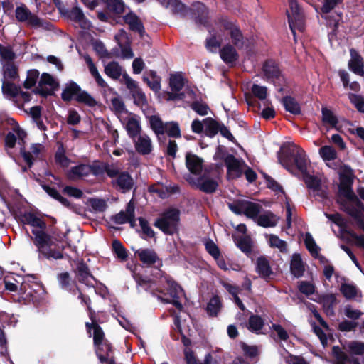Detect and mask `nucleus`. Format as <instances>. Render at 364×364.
Wrapping results in <instances>:
<instances>
[{
	"instance_id": "f257e3e1",
	"label": "nucleus",
	"mask_w": 364,
	"mask_h": 364,
	"mask_svg": "<svg viewBox=\"0 0 364 364\" xmlns=\"http://www.w3.org/2000/svg\"><path fill=\"white\" fill-rule=\"evenodd\" d=\"M278 159L290 173L295 174L296 168L303 174L305 183L312 196L320 200L327 198L326 187L321 184L317 177L306 173L308 160L302 149L296 144H291L284 153L279 154Z\"/></svg>"
},
{
	"instance_id": "f03ea898",
	"label": "nucleus",
	"mask_w": 364,
	"mask_h": 364,
	"mask_svg": "<svg viewBox=\"0 0 364 364\" xmlns=\"http://www.w3.org/2000/svg\"><path fill=\"white\" fill-rule=\"evenodd\" d=\"M21 220L23 224L32 227L33 242L37 247L40 258L44 257L48 259L63 258V254L60 251L53 249L55 241L53 237L46 233L47 225L41 218L35 213L26 212L22 215Z\"/></svg>"
},
{
	"instance_id": "7ed1b4c3",
	"label": "nucleus",
	"mask_w": 364,
	"mask_h": 364,
	"mask_svg": "<svg viewBox=\"0 0 364 364\" xmlns=\"http://www.w3.org/2000/svg\"><path fill=\"white\" fill-rule=\"evenodd\" d=\"M138 291L145 290L155 296L157 293L163 294L164 296L168 294L170 298L157 295V299L164 303H171L178 309H183L182 304L179 299L183 296L181 287L167 274H162L159 280V284L156 282L147 279H137Z\"/></svg>"
},
{
	"instance_id": "20e7f679",
	"label": "nucleus",
	"mask_w": 364,
	"mask_h": 364,
	"mask_svg": "<svg viewBox=\"0 0 364 364\" xmlns=\"http://www.w3.org/2000/svg\"><path fill=\"white\" fill-rule=\"evenodd\" d=\"M339 194L343 196L346 201L338 200L341 208L348 214L353 217L358 225L364 231V209L363 204L359 201L353 193L351 187L348 184H341L339 186Z\"/></svg>"
},
{
	"instance_id": "39448f33",
	"label": "nucleus",
	"mask_w": 364,
	"mask_h": 364,
	"mask_svg": "<svg viewBox=\"0 0 364 364\" xmlns=\"http://www.w3.org/2000/svg\"><path fill=\"white\" fill-rule=\"evenodd\" d=\"M86 327L89 332L92 328L94 330L93 340L95 346V352L100 361L103 363L107 360L108 355H112L111 346L107 341H105L104 333L99 325L86 323Z\"/></svg>"
},
{
	"instance_id": "423d86ee",
	"label": "nucleus",
	"mask_w": 364,
	"mask_h": 364,
	"mask_svg": "<svg viewBox=\"0 0 364 364\" xmlns=\"http://www.w3.org/2000/svg\"><path fill=\"white\" fill-rule=\"evenodd\" d=\"M287 1L289 9L287 10V16L289 28L295 38L296 31L303 32L305 28V16L296 0Z\"/></svg>"
},
{
	"instance_id": "0eeeda50",
	"label": "nucleus",
	"mask_w": 364,
	"mask_h": 364,
	"mask_svg": "<svg viewBox=\"0 0 364 364\" xmlns=\"http://www.w3.org/2000/svg\"><path fill=\"white\" fill-rule=\"evenodd\" d=\"M179 220V211L176 208H169L158 218L154 225L166 234L171 235L176 229Z\"/></svg>"
},
{
	"instance_id": "6e6552de",
	"label": "nucleus",
	"mask_w": 364,
	"mask_h": 364,
	"mask_svg": "<svg viewBox=\"0 0 364 364\" xmlns=\"http://www.w3.org/2000/svg\"><path fill=\"white\" fill-rule=\"evenodd\" d=\"M229 208L235 214H244L247 218L257 221L262 210V205L247 200H237L228 204Z\"/></svg>"
},
{
	"instance_id": "1a4fd4ad",
	"label": "nucleus",
	"mask_w": 364,
	"mask_h": 364,
	"mask_svg": "<svg viewBox=\"0 0 364 364\" xmlns=\"http://www.w3.org/2000/svg\"><path fill=\"white\" fill-rule=\"evenodd\" d=\"M220 31L225 36H230V41L235 48L242 49L248 46V40L245 38L238 26L230 21H223L220 24Z\"/></svg>"
},
{
	"instance_id": "9d476101",
	"label": "nucleus",
	"mask_w": 364,
	"mask_h": 364,
	"mask_svg": "<svg viewBox=\"0 0 364 364\" xmlns=\"http://www.w3.org/2000/svg\"><path fill=\"white\" fill-rule=\"evenodd\" d=\"M169 85L171 92L168 93V100H186V94L193 95V91L189 89H186L183 92H180L184 85V79L179 73L171 75Z\"/></svg>"
},
{
	"instance_id": "9b49d317",
	"label": "nucleus",
	"mask_w": 364,
	"mask_h": 364,
	"mask_svg": "<svg viewBox=\"0 0 364 364\" xmlns=\"http://www.w3.org/2000/svg\"><path fill=\"white\" fill-rule=\"evenodd\" d=\"M224 161L227 167V177L228 179H235L240 177L247 167L242 159H237L232 154L227 155Z\"/></svg>"
},
{
	"instance_id": "f8f14e48",
	"label": "nucleus",
	"mask_w": 364,
	"mask_h": 364,
	"mask_svg": "<svg viewBox=\"0 0 364 364\" xmlns=\"http://www.w3.org/2000/svg\"><path fill=\"white\" fill-rule=\"evenodd\" d=\"M15 16L19 22L26 23L27 26L38 28L43 26L41 19L24 4L17 6L15 10Z\"/></svg>"
},
{
	"instance_id": "ddd939ff",
	"label": "nucleus",
	"mask_w": 364,
	"mask_h": 364,
	"mask_svg": "<svg viewBox=\"0 0 364 364\" xmlns=\"http://www.w3.org/2000/svg\"><path fill=\"white\" fill-rule=\"evenodd\" d=\"M119 120L130 138L134 139L140 134L141 131V121L140 117L136 114L129 112L125 116H122Z\"/></svg>"
},
{
	"instance_id": "4468645a",
	"label": "nucleus",
	"mask_w": 364,
	"mask_h": 364,
	"mask_svg": "<svg viewBox=\"0 0 364 364\" xmlns=\"http://www.w3.org/2000/svg\"><path fill=\"white\" fill-rule=\"evenodd\" d=\"M264 77L274 84H280L283 80V75L278 65L273 60H266L262 68Z\"/></svg>"
},
{
	"instance_id": "2eb2a0df",
	"label": "nucleus",
	"mask_w": 364,
	"mask_h": 364,
	"mask_svg": "<svg viewBox=\"0 0 364 364\" xmlns=\"http://www.w3.org/2000/svg\"><path fill=\"white\" fill-rule=\"evenodd\" d=\"M56 80L50 74L44 73L42 74L38 85L36 89V93L41 95H51L53 90L58 87Z\"/></svg>"
},
{
	"instance_id": "dca6fc26",
	"label": "nucleus",
	"mask_w": 364,
	"mask_h": 364,
	"mask_svg": "<svg viewBox=\"0 0 364 364\" xmlns=\"http://www.w3.org/2000/svg\"><path fill=\"white\" fill-rule=\"evenodd\" d=\"M112 183L117 190L127 193L134 187L135 182L129 173L124 171L121 172L115 179H113Z\"/></svg>"
},
{
	"instance_id": "f3484780",
	"label": "nucleus",
	"mask_w": 364,
	"mask_h": 364,
	"mask_svg": "<svg viewBox=\"0 0 364 364\" xmlns=\"http://www.w3.org/2000/svg\"><path fill=\"white\" fill-rule=\"evenodd\" d=\"M350 59L348 61V69L353 73L363 76L364 75V61L362 56L354 49H350Z\"/></svg>"
},
{
	"instance_id": "a211bd4d",
	"label": "nucleus",
	"mask_w": 364,
	"mask_h": 364,
	"mask_svg": "<svg viewBox=\"0 0 364 364\" xmlns=\"http://www.w3.org/2000/svg\"><path fill=\"white\" fill-rule=\"evenodd\" d=\"M134 205L132 200H130L127 205L125 211H121L114 217V221L117 224H124L126 223H129L132 227H134L135 225V218H134Z\"/></svg>"
},
{
	"instance_id": "6ab92c4d",
	"label": "nucleus",
	"mask_w": 364,
	"mask_h": 364,
	"mask_svg": "<svg viewBox=\"0 0 364 364\" xmlns=\"http://www.w3.org/2000/svg\"><path fill=\"white\" fill-rule=\"evenodd\" d=\"M332 355V364H364V358L362 362L358 358L350 359L346 353L338 346L333 347Z\"/></svg>"
},
{
	"instance_id": "aec40b11",
	"label": "nucleus",
	"mask_w": 364,
	"mask_h": 364,
	"mask_svg": "<svg viewBox=\"0 0 364 364\" xmlns=\"http://www.w3.org/2000/svg\"><path fill=\"white\" fill-rule=\"evenodd\" d=\"M134 139V147L138 153L147 155L151 152L153 149L152 141L147 134H140Z\"/></svg>"
},
{
	"instance_id": "412c9836",
	"label": "nucleus",
	"mask_w": 364,
	"mask_h": 364,
	"mask_svg": "<svg viewBox=\"0 0 364 364\" xmlns=\"http://www.w3.org/2000/svg\"><path fill=\"white\" fill-rule=\"evenodd\" d=\"M255 271L259 276L265 279L269 280L274 274L273 270L270 267L269 261L264 256H261L256 259Z\"/></svg>"
},
{
	"instance_id": "4be33fe9",
	"label": "nucleus",
	"mask_w": 364,
	"mask_h": 364,
	"mask_svg": "<svg viewBox=\"0 0 364 364\" xmlns=\"http://www.w3.org/2000/svg\"><path fill=\"white\" fill-rule=\"evenodd\" d=\"M90 164H80L66 171V176L72 181L82 179L90 176Z\"/></svg>"
},
{
	"instance_id": "5701e85b",
	"label": "nucleus",
	"mask_w": 364,
	"mask_h": 364,
	"mask_svg": "<svg viewBox=\"0 0 364 364\" xmlns=\"http://www.w3.org/2000/svg\"><path fill=\"white\" fill-rule=\"evenodd\" d=\"M164 7L169 9L174 14L185 16L189 9L180 0H157Z\"/></svg>"
},
{
	"instance_id": "b1692460",
	"label": "nucleus",
	"mask_w": 364,
	"mask_h": 364,
	"mask_svg": "<svg viewBox=\"0 0 364 364\" xmlns=\"http://www.w3.org/2000/svg\"><path fill=\"white\" fill-rule=\"evenodd\" d=\"M43 149L44 146L38 143L32 144L29 151H27L25 149L21 150V154L28 167L32 166L34 159L38 158Z\"/></svg>"
},
{
	"instance_id": "393cba45",
	"label": "nucleus",
	"mask_w": 364,
	"mask_h": 364,
	"mask_svg": "<svg viewBox=\"0 0 364 364\" xmlns=\"http://www.w3.org/2000/svg\"><path fill=\"white\" fill-rule=\"evenodd\" d=\"M80 87L73 81H70L65 84L63 90L61 97L64 101L77 100V96L81 92Z\"/></svg>"
},
{
	"instance_id": "a878e982",
	"label": "nucleus",
	"mask_w": 364,
	"mask_h": 364,
	"mask_svg": "<svg viewBox=\"0 0 364 364\" xmlns=\"http://www.w3.org/2000/svg\"><path fill=\"white\" fill-rule=\"evenodd\" d=\"M76 275L80 282L88 287H94L95 279L89 272V269L85 264L80 263L77 264Z\"/></svg>"
},
{
	"instance_id": "bb28decb",
	"label": "nucleus",
	"mask_w": 364,
	"mask_h": 364,
	"mask_svg": "<svg viewBox=\"0 0 364 364\" xmlns=\"http://www.w3.org/2000/svg\"><path fill=\"white\" fill-rule=\"evenodd\" d=\"M186 164L189 171L193 174L199 175L203 170V160L195 154H186Z\"/></svg>"
},
{
	"instance_id": "cd10ccee",
	"label": "nucleus",
	"mask_w": 364,
	"mask_h": 364,
	"mask_svg": "<svg viewBox=\"0 0 364 364\" xmlns=\"http://www.w3.org/2000/svg\"><path fill=\"white\" fill-rule=\"evenodd\" d=\"M279 219V217L268 210L259 214L256 223L264 228L274 227L278 223Z\"/></svg>"
},
{
	"instance_id": "c85d7f7f",
	"label": "nucleus",
	"mask_w": 364,
	"mask_h": 364,
	"mask_svg": "<svg viewBox=\"0 0 364 364\" xmlns=\"http://www.w3.org/2000/svg\"><path fill=\"white\" fill-rule=\"evenodd\" d=\"M124 20L129 28L138 32L141 36L144 33V27L139 17L133 12H129L124 16Z\"/></svg>"
},
{
	"instance_id": "c756f323",
	"label": "nucleus",
	"mask_w": 364,
	"mask_h": 364,
	"mask_svg": "<svg viewBox=\"0 0 364 364\" xmlns=\"http://www.w3.org/2000/svg\"><path fill=\"white\" fill-rule=\"evenodd\" d=\"M222 60L226 63L233 65L238 59V54L234 47L228 44L220 50Z\"/></svg>"
},
{
	"instance_id": "7c9ffc66",
	"label": "nucleus",
	"mask_w": 364,
	"mask_h": 364,
	"mask_svg": "<svg viewBox=\"0 0 364 364\" xmlns=\"http://www.w3.org/2000/svg\"><path fill=\"white\" fill-rule=\"evenodd\" d=\"M343 349L352 355L350 359L355 358L353 355H363L364 354V342L351 341L343 345Z\"/></svg>"
},
{
	"instance_id": "2f4dec72",
	"label": "nucleus",
	"mask_w": 364,
	"mask_h": 364,
	"mask_svg": "<svg viewBox=\"0 0 364 364\" xmlns=\"http://www.w3.org/2000/svg\"><path fill=\"white\" fill-rule=\"evenodd\" d=\"M197 185L201 191L205 193H213L218 187L217 181L205 175L198 178Z\"/></svg>"
},
{
	"instance_id": "473e14b6",
	"label": "nucleus",
	"mask_w": 364,
	"mask_h": 364,
	"mask_svg": "<svg viewBox=\"0 0 364 364\" xmlns=\"http://www.w3.org/2000/svg\"><path fill=\"white\" fill-rule=\"evenodd\" d=\"M105 73L110 78L118 80L125 72L117 62L112 61L105 66Z\"/></svg>"
},
{
	"instance_id": "72a5a7b5",
	"label": "nucleus",
	"mask_w": 364,
	"mask_h": 364,
	"mask_svg": "<svg viewBox=\"0 0 364 364\" xmlns=\"http://www.w3.org/2000/svg\"><path fill=\"white\" fill-rule=\"evenodd\" d=\"M290 269L291 274L295 277H301L303 275L304 272V265L299 255L294 254L292 255Z\"/></svg>"
},
{
	"instance_id": "f704fd0d",
	"label": "nucleus",
	"mask_w": 364,
	"mask_h": 364,
	"mask_svg": "<svg viewBox=\"0 0 364 364\" xmlns=\"http://www.w3.org/2000/svg\"><path fill=\"white\" fill-rule=\"evenodd\" d=\"M136 254L139 257L140 260L146 265L151 266L155 264L159 258L156 252L152 250L144 249L139 250Z\"/></svg>"
},
{
	"instance_id": "c9c22d12",
	"label": "nucleus",
	"mask_w": 364,
	"mask_h": 364,
	"mask_svg": "<svg viewBox=\"0 0 364 364\" xmlns=\"http://www.w3.org/2000/svg\"><path fill=\"white\" fill-rule=\"evenodd\" d=\"M192 10L197 15L196 21L202 25H205L208 19V11L205 6L200 2H196L192 5Z\"/></svg>"
},
{
	"instance_id": "e433bc0d",
	"label": "nucleus",
	"mask_w": 364,
	"mask_h": 364,
	"mask_svg": "<svg viewBox=\"0 0 364 364\" xmlns=\"http://www.w3.org/2000/svg\"><path fill=\"white\" fill-rule=\"evenodd\" d=\"M336 299L333 294L323 295L320 297L319 302L322 304L326 314L328 316H333V306L336 304Z\"/></svg>"
},
{
	"instance_id": "4c0bfd02",
	"label": "nucleus",
	"mask_w": 364,
	"mask_h": 364,
	"mask_svg": "<svg viewBox=\"0 0 364 364\" xmlns=\"http://www.w3.org/2000/svg\"><path fill=\"white\" fill-rule=\"evenodd\" d=\"M55 162L63 168H67L71 163L70 159L66 156V151L63 144H59L55 154Z\"/></svg>"
},
{
	"instance_id": "58836bf2",
	"label": "nucleus",
	"mask_w": 364,
	"mask_h": 364,
	"mask_svg": "<svg viewBox=\"0 0 364 364\" xmlns=\"http://www.w3.org/2000/svg\"><path fill=\"white\" fill-rule=\"evenodd\" d=\"M149 123L151 129L157 135L159 140H161V136H163L165 133L166 123H164L161 119L156 115L150 117Z\"/></svg>"
},
{
	"instance_id": "ea45409f",
	"label": "nucleus",
	"mask_w": 364,
	"mask_h": 364,
	"mask_svg": "<svg viewBox=\"0 0 364 364\" xmlns=\"http://www.w3.org/2000/svg\"><path fill=\"white\" fill-rule=\"evenodd\" d=\"M319 155L321 159L329 166V163L334 161L337 158V152L336 149L330 145L323 146L319 149Z\"/></svg>"
},
{
	"instance_id": "a19ab883",
	"label": "nucleus",
	"mask_w": 364,
	"mask_h": 364,
	"mask_svg": "<svg viewBox=\"0 0 364 364\" xmlns=\"http://www.w3.org/2000/svg\"><path fill=\"white\" fill-rule=\"evenodd\" d=\"M18 77L17 68L13 62L4 63L3 65V79L2 82H9L14 80Z\"/></svg>"
},
{
	"instance_id": "79ce46f5",
	"label": "nucleus",
	"mask_w": 364,
	"mask_h": 364,
	"mask_svg": "<svg viewBox=\"0 0 364 364\" xmlns=\"http://www.w3.org/2000/svg\"><path fill=\"white\" fill-rule=\"evenodd\" d=\"M58 282L62 289L75 294L78 289L76 287L75 283L71 282L68 273L63 272L58 276Z\"/></svg>"
},
{
	"instance_id": "37998d69",
	"label": "nucleus",
	"mask_w": 364,
	"mask_h": 364,
	"mask_svg": "<svg viewBox=\"0 0 364 364\" xmlns=\"http://www.w3.org/2000/svg\"><path fill=\"white\" fill-rule=\"evenodd\" d=\"M2 92L6 97L15 101L20 92V87H17L14 83L10 82V81H3Z\"/></svg>"
},
{
	"instance_id": "c03bdc74",
	"label": "nucleus",
	"mask_w": 364,
	"mask_h": 364,
	"mask_svg": "<svg viewBox=\"0 0 364 364\" xmlns=\"http://www.w3.org/2000/svg\"><path fill=\"white\" fill-rule=\"evenodd\" d=\"M85 61L88 65V68L90 70V74L92 76L95 78L96 82L99 86L101 87H107V84L104 80V79L102 77L100 74L99 73L96 66L95 65L94 63L92 62L90 57L87 56L85 58Z\"/></svg>"
},
{
	"instance_id": "a18cd8bd",
	"label": "nucleus",
	"mask_w": 364,
	"mask_h": 364,
	"mask_svg": "<svg viewBox=\"0 0 364 364\" xmlns=\"http://www.w3.org/2000/svg\"><path fill=\"white\" fill-rule=\"evenodd\" d=\"M264 320L258 315H251L248 321V329L257 334L262 333L264 326Z\"/></svg>"
},
{
	"instance_id": "49530a36",
	"label": "nucleus",
	"mask_w": 364,
	"mask_h": 364,
	"mask_svg": "<svg viewBox=\"0 0 364 364\" xmlns=\"http://www.w3.org/2000/svg\"><path fill=\"white\" fill-rule=\"evenodd\" d=\"M236 245L245 253L251 252V239L250 237L242 235L233 236Z\"/></svg>"
},
{
	"instance_id": "de8ad7c7",
	"label": "nucleus",
	"mask_w": 364,
	"mask_h": 364,
	"mask_svg": "<svg viewBox=\"0 0 364 364\" xmlns=\"http://www.w3.org/2000/svg\"><path fill=\"white\" fill-rule=\"evenodd\" d=\"M205 123V133L210 137L214 136L218 132L220 124L210 117H207L204 119Z\"/></svg>"
},
{
	"instance_id": "09e8293b",
	"label": "nucleus",
	"mask_w": 364,
	"mask_h": 364,
	"mask_svg": "<svg viewBox=\"0 0 364 364\" xmlns=\"http://www.w3.org/2000/svg\"><path fill=\"white\" fill-rule=\"evenodd\" d=\"M111 104L119 119L129 113L125 108L123 101L119 96L112 97L111 99Z\"/></svg>"
},
{
	"instance_id": "8fccbe9b",
	"label": "nucleus",
	"mask_w": 364,
	"mask_h": 364,
	"mask_svg": "<svg viewBox=\"0 0 364 364\" xmlns=\"http://www.w3.org/2000/svg\"><path fill=\"white\" fill-rule=\"evenodd\" d=\"M283 105L285 109L294 114H299L301 112L299 104L291 97H285L283 98Z\"/></svg>"
},
{
	"instance_id": "3c124183",
	"label": "nucleus",
	"mask_w": 364,
	"mask_h": 364,
	"mask_svg": "<svg viewBox=\"0 0 364 364\" xmlns=\"http://www.w3.org/2000/svg\"><path fill=\"white\" fill-rule=\"evenodd\" d=\"M341 291L343 296L348 299H354L358 296H360V291L353 284H343L341 287Z\"/></svg>"
},
{
	"instance_id": "603ef678",
	"label": "nucleus",
	"mask_w": 364,
	"mask_h": 364,
	"mask_svg": "<svg viewBox=\"0 0 364 364\" xmlns=\"http://www.w3.org/2000/svg\"><path fill=\"white\" fill-rule=\"evenodd\" d=\"M221 309V302L220 298L218 296H214L210 299L207 305V312L211 316H217L218 313Z\"/></svg>"
},
{
	"instance_id": "864d4df0",
	"label": "nucleus",
	"mask_w": 364,
	"mask_h": 364,
	"mask_svg": "<svg viewBox=\"0 0 364 364\" xmlns=\"http://www.w3.org/2000/svg\"><path fill=\"white\" fill-rule=\"evenodd\" d=\"M305 245L311 255L314 257L319 256V247L316 244L310 233H306L304 239Z\"/></svg>"
},
{
	"instance_id": "5fc2aeb1",
	"label": "nucleus",
	"mask_w": 364,
	"mask_h": 364,
	"mask_svg": "<svg viewBox=\"0 0 364 364\" xmlns=\"http://www.w3.org/2000/svg\"><path fill=\"white\" fill-rule=\"evenodd\" d=\"M184 353L187 364H211L212 356L210 354H207L205 356L204 362L201 363L198 362L193 353L191 350L186 349Z\"/></svg>"
},
{
	"instance_id": "6e6d98bb",
	"label": "nucleus",
	"mask_w": 364,
	"mask_h": 364,
	"mask_svg": "<svg viewBox=\"0 0 364 364\" xmlns=\"http://www.w3.org/2000/svg\"><path fill=\"white\" fill-rule=\"evenodd\" d=\"M151 79H149L146 77H144L143 80L146 82L149 87L155 92H158L161 89V79L159 77L156 75V72L151 71Z\"/></svg>"
},
{
	"instance_id": "4d7b16f0",
	"label": "nucleus",
	"mask_w": 364,
	"mask_h": 364,
	"mask_svg": "<svg viewBox=\"0 0 364 364\" xmlns=\"http://www.w3.org/2000/svg\"><path fill=\"white\" fill-rule=\"evenodd\" d=\"M76 101L92 107L96 106L97 104L96 100L85 90H81Z\"/></svg>"
},
{
	"instance_id": "13d9d810",
	"label": "nucleus",
	"mask_w": 364,
	"mask_h": 364,
	"mask_svg": "<svg viewBox=\"0 0 364 364\" xmlns=\"http://www.w3.org/2000/svg\"><path fill=\"white\" fill-rule=\"evenodd\" d=\"M88 203L93 211L96 213L103 212L107 207L106 200L102 198H92L89 199Z\"/></svg>"
},
{
	"instance_id": "bf43d9fd",
	"label": "nucleus",
	"mask_w": 364,
	"mask_h": 364,
	"mask_svg": "<svg viewBox=\"0 0 364 364\" xmlns=\"http://www.w3.org/2000/svg\"><path fill=\"white\" fill-rule=\"evenodd\" d=\"M165 133H166L168 136L173 138H180L181 136L179 125L175 122H166Z\"/></svg>"
},
{
	"instance_id": "052dcab7",
	"label": "nucleus",
	"mask_w": 364,
	"mask_h": 364,
	"mask_svg": "<svg viewBox=\"0 0 364 364\" xmlns=\"http://www.w3.org/2000/svg\"><path fill=\"white\" fill-rule=\"evenodd\" d=\"M106 1L107 7L116 14H122L125 11V4L122 0H103Z\"/></svg>"
},
{
	"instance_id": "680f3d73",
	"label": "nucleus",
	"mask_w": 364,
	"mask_h": 364,
	"mask_svg": "<svg viewBox=\"0 0 364 364\" xmlns=\"http://www.w3.org/2000/svg\"><path fill=\"white\" fill-rule=\"evenodd\" d=\"M271 331L274 335H276L279 341H286L289 338V333L287 330L280 324L272 323Z\"/></svg>"
},
{
	"instance_id": "e2e57ef3",
	"label": "nucleus",
	"mask_w": 364,
	"mask_h": 364,
	"mask_svg": "<svg viewBox=\"0 0 364 364\" xmlns=\"http://www.w3.org/2000/svg\"><path fill=\"white\" fill-rule=\"evenodd\" d=\"M321 112L323 122L330 124L331 127H336L338 124V119L333 113L326 107H323Z\"/></svg>"
},
{
	"instance_id": "0e129e2a",
	"label": "nucleus",
	"mask_w": 364,
	"mask_h": 364,
	"mask_svg": "<svg viewBox=\"0 0 364 364\" xmlns=\"http://www.w3.org/2000/svg\"><path fill=\"white\" fill-rule=\"evenodd\" d=\"M140 227L141 228L142 237L144 239L151 238L154 237V231L149 226V223L143 218H139Z\"/></svg>"
},
{
	"instance_id": "69168bd1",
	"label": "nucleus",
	"mask_w": 364,
	"mask_h": 364,
	"mask_svg": "<svg viewBox=\"0 0 364 364\" xmlns=\"http://www.w3.org/2000/svg\"><path fill=\"white\" fill-rule=\"evenodd\" d=\"M112 249L117 257L122 261H124L127 258V252L122 244L117 240L112 242Z\"/></svg>"
},
{
	"instance_id": "338daca9",
	"label": "nucleus",
	"mask_w": 364,
	"mask_h": 364,
	"mask_svg": "<svg viewBox=\"0 0 364 364\" xmlns=\"http://www.w3.org/2000/svg\"><path fill=\"white\" fill-rule=\"evenodd\" d=\"M220 41L217 40L215 36H213L206 40V48L211 52H215L220 46L221 42L223 41V36L220 33L218 34Z\"/></svg>"
},
{
	"instance_id": "774afa93",
	"label": "nucleus",
	"mask_w": 364,
	"mask_h": 364,
	"mask_svg": "<svg viewBox=\"0 0 364 364\" xmlns=\"http://www.w3.org/2000/svg\"><path fill=\"white\" fill-rule=\"evenodd\" d=\"M191 107L197 114L201 116H205L208 114L210 108L208 106L203 102L196 101L191 105Z\"/></svg>"
}]
</instances>
